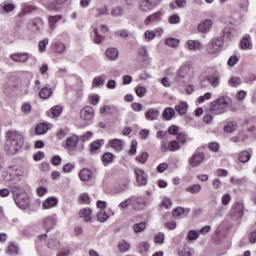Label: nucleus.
I'll return each mask as SVG.
<instances>
[{
  "label": "nucleus",
  "mask_w": 256,
  "mask_h": 256,
  "mask_svg": "<svg viewBox=\"0 0 256 256\" xmlns=\"http://www.w3.org/2000/svg\"><path fill=\"white\" fill-rule=\"evenodd\" d=\"M6 137L4 149L9 155H15V153L21 151V147H23V143L25 142L23 135L17 131H10L7 132Z\"/></svg>",
  "instance_id": "1"
},
{
  "label": "nucleus",
  "mask_w": 256,
  "mask_h": 256,
  "mask_svg": "<svg viewBox=\"0 0 256 256\" xmlns=\"http://www.w3.org/2000/svg\"><path fill=\"white\" fill-rule=\"evenodd\" d=\"M229 107V97L222 96L210 103V111L213 115H223L227 113Z\"/></svg>",
  "instance_id": "2"
},
{
  "label": "nucleus",
  "mask_w": 256,
  "mask_h": 256,
  "mask_svg": "<svg viewBox=\"0 0 256 256\" xmlns=\"http://www.w3.org/2000/svg\"><path fill=\"white\" fill-rule=\"evenodd\" d=\"M223 49V38H214L207 44V54L217 55Z\"/></svg>",
  "instance_id": "3"
},
{
  "label": "nucleus",
  "mask_w": 256,
  "mask_h": 256,
  "mask_svg": "<svg viewBox=\"0 0 256 256\" xmlns=\"http://www.w3.org/2000/svg\"><path fill=\"white\" fill-rule=\"evenodd\" d=\"M163 0H140L138 4V9H140L143 13H149V11H153L155 7L161 5Z\"/></svg>",
  "instance_id": "4"
},
{
  "label": "nucleus",
  "mask_w": 256,
  "mask_h": 256,
  "mask_svg": "<svg viewBox=\"0 0 256 256\" xmlns=\"http://www.w3.org/2000/svg\"><path fill=\"white\" fill-rule=\"evenodd\" d=\"M193 77V68L191 65H183L177 72L176 81H181V79H191Z\"/></svg>",
  "instance_id": "5"
},
{
  "label": "nucleus",
  "mask_w": 256,
  "mask_h": 256,
  "mask_svg": "<svg viewBox=\"0 0 256 256\" xmlns=\"http://www.w3.org/2000/svg\"><path fill=\"white\" fill-rule=\"evenodd\" d=\"M211 29H213V20L211 19H204L197 26L198 33H202L203 35H207Z\"/></svg>",
  "instance_id": "6"
},
{
  "label": "nucleus",
  "mask_w": 256,
  "mask_h": 256,
  "mask_svg": "<svg viewBox=\"0 0 256 256\" xmlns=\"http://www.w3.org/2000/svg\"><path fill=\"white\" fill-rule=\"evenodd\" d=\"M80 117L83 121H91L95 117V110L91 106H85L80 110Z\"/></svg>",
  "instance_id": "7"
},
{
  "label": "nucleus",
  "mask_w": 256,
  "mask_h": 256,
  "mask_svg": "<svg viewBox=\"0 0 256 256\" xmlns=\"http://www.w3.org/2000/svg\"><path fill=\"white\" fill-rule=\"evenodd\" d=\"M134 173L136 175V181L139 187L147 185V174L145 171H143V169L135 168Z\"/></svg>",
  "instance_id": "8"
},
{
  "label": "nucleus",
  "mask_w": 256,
  "mask_h": 256,
  "mask_svg": "<svg viewBox=\"0 0 256 256\" xmlns=\"http://www.w3.org/2000/svg\"><path fill=\"white\" fill-rule=\"evenodd\" d=\"M15 203L20 209H27L29 207V197L27 194H20L16 196L15 198Z\"/></svg>",
  "instance_id": "9"
},
{
  "label": "nucleus",
  "mask_w": 256,
  "mask_h": 256,
  "mask_svg": "<svg viewBox=\"0 0 256 256\" xmlns=\"http://www.w3.org/2000/svg\"><path fill=\"white\" fill-rule=\"evenodd\" d=\"M205 161V155L200 152H195L189 159L190 167H199V165Z\"/></svg>",
  "instance_id": "10"
},
{
  "label": "nucleus",
  "mask_w": 256,
  "mask_h": 256,
  "mask_svg": "<svg viewBox=\"0 0 256 256\" xmlns=\"http://www.w3.org/2000/svg\"><path fill=\"white\" fill-rule=\"evenodd\" d=\"M31 55L29 53H14L10 55V59L15 63H27Z\"/></svg>",
  "instance_id": "11"
},
{
  "label": "nucleus",
  "mask_w": 256,
  "mask_h": 256,
  "mask_svg": "<svg viewBox=\"0 0 256 256\" xmlns=\"http://www.w3.org/2000/svg\"><path fill=\"white\" fill-rule=\"evenodd\" d=\"M10 172L16 175V177H25V175H29V172L25 167L21 165L9 166Z\"/></svg>",
  "instance_id": "12"
},
{
  "label": "nucleus",
  "mask_w": 256,
  "mask_h": 256,
  "mask_svg": "<svg viewBox=\"0 0 256 256\" xmlns=\"http://www.w3.org/2000/svg\"><path fill=\"white\" fill-rule=\"evenodd\" d=\"M161 112L157 108H149L145 113L147 121H157Z\"/></svg>",
  "instance_id": "13"
},
{
  "label": "nucleus",
  "mask_w": 256,
  "mask_h": 256,
  "mask_svg": "<svg viewBox=\"0 0 256 256\" xmlns=\"http://www.w3.org/2000/svg\"><path fill=\"white\" fill-rule=\"evenodd\" d=\"M185 47L189 51H199L200 49H203V44L197 40H188Z\"/></svg>",
  "instance_id": "14"
},
{
  "label": "nucleus",
  "mask_w": 256,
  "mask_h": 256,
  "mask_svg": "<svg viewBox=\"0 0 256 256\" xmlns=\"http://www.w3.org/2000/svg\"><path fill=\"white\" fill-rule=\"evenodd\" d=\"M230 216L232 219H243V206L237 205L231 209Z\"/></svg>",
  "instance_id": "15"
},
{
  "label": "nucleus",
  "mask_w": 256,
  "mask_h": 256,
  "mask_svg": "<svg viewBox=\"0 0 256 256\" xmlns=\"http://www.w3.org/2000/svg\"><path fill=\"white\" fill-rule=\"evenodd\" d=\"M93 213V210L90 208H83L80 210L79 217L80 219H83L85 223H91L92 218L91 214Z\"/></svg>",
  "instance_id": "16"
},
{
  "label": "nucleus",
  "mask_w": 256,
  "mask_h": 256,
  "mask_svg": "<svg viewBox=\"0 0 256 256\" xmlns=\"http://www.w3.org/2000/svg\"><path fill=\"white\" fill-rule=\"evenodd\" d=\"M57 225V216H49L44 220V227L46 229V233L53 229Z\"/></svg>",
  "instance_id": "17"
},
{
  "label": "nucleus",
  "mask_w": 256,
  "mask_h": 256,
  "mask_svg": "<svg viewBox=\"0 0 256 256\" xmlns=\"http://www.w3.org/2000/svg\"><path fill=\"white\" fill-rule=\"evenodd\" d=\"M77 143H79V137L71 136L66 140V147L69 151H75L77 149Z\"/></svg>",
  "instance_id": "18"
},
{
  "label": "nucleus",
  "mask_w": 256,
  "mask_h": 256,
  "mask_svg": "<svg viewBox=\"0 0 256 256\" xmlns=\"http://www.w3.org/2000/svg\"><path fill=\"white\" fill-rule=\"evenodd\" d=\"M103 145H105V140H103V139L96 140V141L92 142L90 144V153L92 155H95V153H97V151L100 150L101 147H103Z\"/></svg>",
  "instance_id": "19"
},
{
  "label": "nucleus",
  "mask_w": 256,
  "mask_h": 256,
  "mask_svg": "<svg viewBox=\"0 0 256 256\" xmlns=\"http://www.w3.org/2000/svg\"><path fill=\"white\" fill-rule=\"evenodd\" d=\"M57 203H59V201L57 200V198L55 197H50V198H47L42 206H43V209H53V207H57Z\"/></svg>",
  "instance_id": "20"
},
{
  "label": "nucleus",
  "mask_w": 256,
  "mask_h": 256,
  "mask_svg": "<svg viewBox=\"0 0 256 256\" xmlns=\"http://www.w3.org/2000/svg\"><path fill=\"white\" fill-rule=\"evenodd\" d=\"M91 39L94 43H96L97 45H100V43H103V40L105 39V37L99 34V29L94 28L93 31L91 32Z\"/></svg>",
  "instance_id": "21"
},
{
  "label": "nucleus",
  "mask_w": 256,
  "mask_h": 256,
  "mask_svg": "<svg viewBox=\"0 0 256 256\" xmlns=\"http://www.w3.org/2000/svg\"><path fill=\"white\" fill-rule=\"evenodd\" d=\"M162 13L161 11L155 12L152 15L146 17L145 19V25H151V23H155V21H159V19H161L162 17Z\"/></svg>",
  "instance_id": "22"
},
{
  "label": "nucleus",
  "mask_w": 256,
  "mask_h": 256,
  "mask_svg": "<svg viewBox=\"0 0 256 256\" xmlns=\"http://www.w3.org/2000/svg\"><path fill=\"white\" fill-rule=\"evenodd\" d=\"M106 57L110 60V61H115L118 59L119 57V50L117 48H108L106 50Z\"/></svg>",
  "instance_id": "23"
},
{
  "label": "nucleus",
  "mask_w": 256,
  "mask_h": 256,
  "mask_svg": "<svg viewBox=\"0 0 256 256\" xmlns=\"http://www.w3.org/2000/svg\"><path fill=\"white\" fill-rule=\"evenodd\" d=\"M54 51L55 53H58L59 55H63L67 51V45L61 41H56L54 43Z\"/></svg>",
  "instance_id": "24"
},
{
  "label": "nucleus",
  "mask_w": 256,
  "mask_h": 256,
  "mask_svg": "<svg viewBox=\"0 0 256 256\" xmlns=\"http://www.w3.org/2000/svg\"><path fill=\"white\" fill-rule=\"evenodd\" d=\"M162 117H163V119H165V121H171V119H173V117H175V109L170 108V107L164 109V111L162 113Z\"/></svg>",
  "instance_id": "25"
},
{
  "label": "nucleus",
  "mask_w": 256,
  "mask_h": 256,
  "mask_svg": "<svg viewBox=\"0 0 256 256\" xmlns=\"http://www.w3.org/2000/svg\"><path fill=\"white\" fill-rule=\"evenodd\" d=\"M81 181H90L93 177V172L89 169H82L79 173Z\"/></svg>",
  "instance_id": "26"
},
{
  "label": "nucleus",
  "mask_w": 256,
  "mask_h": 256,
  "mask_svg": "<svg viewBox=\"0 0 256 256\" xmlns=\"http://www.w3.org/2000/svg\"><path fill=\"white\" fill-rule=\"evenodd\" d=\"M53 95V90L49 87H43L39 92L40 99H49Z\"/></svg>",
  "instance_id": "27"
},
{
  "label": "nucleus",
  "mask_w": 256,
  "mask_h": 256,
  "mask_svg": "<svg viewBox=\"0 0 256 256\" xmlns=\"http://www.w3.org/2000/svg\"><path fill=\"white\" fill-rule=\"evenodd\" d=\"M110 147H112V149H115V151H121L123 149V140L121 139L110 140Z\"/></svg>",
  "instance_id": "28"
},
{
  "label": "nucleus",
  "mask_w": 256,
  "mask_h": 256,
  "mask_svg": "<svg viewBox=\"0 0 256 256\" xmlns=\"http://www.w3.org/2000/svg\"><path fill=\"white\" fill-rule=\"evenodd\" d=\"M47 131H49V125L47 123L38 124L35 129L36 135H45Z\"/></svg>",
  "instance_id": "29"
},
{
  "label": "nucleus",
  "mask_w": 256,
  "mask_h": 256,
  "mask_svg": "<svg viewBox=\"0 0 256 256\" xmlns=\"http://www.w3.org/2000/svg\"><path fill=\"white\" fill-rule=\"evenodd\" d=\"M61 113H63V108L59 105H56L49 110L48 115L49 117H59Z\"/></svg>",
  "instance_id": "30"
},
{
  "label": "nucleus",
  "mask_w": 256,
  "mask_h": 256,
  "mask_svg": "<svg viewBox=\"0 0 256 256\" xmlns=\"http://www.w3.org/2000/svg\"><path fill=\"white\" fill-rule=\"evenodd\" d=\"M238 159L240 163H248L249 159H251V154L249 151H242L239 153Z\"/></svg>",
  "instance_id": "31"
},
{
  "label": "nucleus",
  "mask_w": 256,
  "mask_h": 256,
  "mask_svg": "<svg viewBox=\"0 0 256 256\" xmlns=\"http://www.w3.org/2000/svg\"><path fill=\"white\" fill-rule=\"evenodd\" d=\"M8 252L10 255H19V245L15 242H10L8 245Z\"/></svg>",
  "instance_id": "32"
},
{
  "label": "nucleus",
  "mask_w": 256,
  "mask_h": 256,
  "mask_svg": "<svg viewBox=\"0 0 256 256\" xmlns=\"http://www.w3.org/2000/svg\"><path fill=\"white\" fill-rule=\"evenodd\" d=\"M97 219L100 223H105V221H107V219H109V215H107V212L105 211V209H101L97 213Z\"/></svg>",
  "instance_id": "33"
},
{
  "label": "nucleus",
  "mask_w": 256,
  "mask_h": 256,
  "mask_svg": "<svg viewBox=\"0 0 256 256\" xmlns=\"http://www.w3.org/2000/svg\"><path fill=\"white\" fill-rule=\"evenodd\" d=\"M240 47L244 51H247V49H251V41L249 40V37H244L240 41Z\"/></svg>",
  "instance_id": "34"
},
{
  "label": "nucleus",
  "mask_w": 256,
  "mask_h": 256,
  "mask_svg": "<svg viewBox=\"0 0 256 256\" xmlns=\"http://www.w3.org/2000/svg\"><path fill=\"white\" fill-rule=\"evenodd\" d=\"M185 191H187V193L197 194L201 191V185L194 184V185L188 186L186 187Z\"/></svg>",
  "instance_id": "35"
},
{
  "label": "nucleus",
  "mask_w": 256,
  "mask_h": 256,
  "mask_svg": "<svg viewBox=\"0 0 256 256\" xmlns=\"http://www.w3.org/2000/svg\"><path fill=\"white\" fill-rule=\"evenodd\" d=\"M165 44L168 45V47H172L173 49H177V47H179V39L168 38V39L165 40Z\"/></svg>",
  "instance_id": "36"
},
{
  "label": "nucleus",
  "mask_w": 256,
  "mask_h": 256,
  "mask_svg": "<svg viewBox=\"0 0 256 256\" xmlns=\"http://www.w3.org/2000/svg\"><path fill=\"white\" fill-rule=\"evenodd\" d=\"M241 83H243V81L239 77H231L228 80V85L230 87H239V85H241Z\"/></svg>",
  "instance_id": "37"
},
{
  "label": "nucleus",
  "mask_w": 256,
  "mask_h": 256,
  "mask_svg": "<svg viewBox=\"0 0 256 256\" xmlns=\"http://www.w3.org/2000/svg\"><path fill=\"white\" fill-rule=\"evenodd\" d=\"M188 241H197L199 239V231L197 230H190L186 236Z\"/></svg>",
  "instance_id": "38"
},
{
  "label": "nucleus",
  "mask_w": 256,
  "mask_h": 256,
  "mask_svg": "<svg viewBox=\"0 0 256 256\" xmlns=\"http://www.w3.org/2000/svg\"><path fill=\"white\" fill-rule=\"evenodd\" d=\"M93 87H100V85H105V76L101 75L95 77L92 82Z\"/></svg>",
  "instance_id": "39"
},
{
  "label": "nucleus",
  "mask_w": 256,
  "mask_h": 256,
  "mask_svg": "<svg viewBox=\"0 0 256 256\" xmlns=\"http://www.w3.org/2000/svg\"><path fill=\"white\" fill-rule=\"evenodd\" d=\"M49 45V39L45 38L41 40L38 44V49L40 53H45L47 51V46Z\"/></svg>",
  "instance_id": "40"
},
{
  "label": "nucleus",
  "mask_w": 256,
  "mask_h": 256,
  "mask_svg": "<svg viewBox=\"0 0 256 256\" xmlns=\"http://www.w3.org/2000/svg\"><path fill=\"white\" fill-rule=\"evenodd\" d=\"M225 133H233V131H237V122H229L224 127Z\"/></svg>",
  "instance_id": "41"
},
{
  "label": "nucleus",
  "mask_w": 256,
  "mask_h": 256,
  "mask_svg": "<svg viewBox=\"0 0 256 256\" xmlns=\"http://www.w3.org/2000/svg\"><path fill=\"white\" fill-rule=\"evenodd\" d=\"M187 107V103L181 102L176 106V111L179 113V115H185V113H187Z\"/></svg>",
  "instance_id": "42"
},
{
  "label": "nucleus",
  "mask_w": 256,
  "mask_h": 256,
  "mask_svg": "<svg viewBox=\"0 0 256 256\" xmlns=\"http://www.w3.org/2000/svg\"><path fill=\"white\" fill-rule=\"evenodd\" d=\"M118 247L121 253H127V251L131 249V244H129L127 241H122L119 243Z\"/></svg>",
  "instance_id": "43"
},
{
  "label": "nucleus",
  "mask_w": 256,
  "mask_h": 256,
  "mask_svg": "<svg viewBox=\"0 0 256 256\" xmlns=\"http://www.w3.org/2000/svg\"><path fill=\"white\" fill-rule=\"evenodd\" d=\"M154 243H156L157 245H163V243H165V234H163V232H159L154 237Z\"/></svg>",
  "instance_id": "44"
},
{
  "label": "nucleus",
  "mask_w": 256,
  "mask_h": 256,
  "mask_svg": "<svg viewBox=\"0 0 256 256\" xmlns=\"http://www.w3.org/2000/svg\"><path fill=\"white\" fill-rule=\"evenodd\" d=\"M146 227L147 226L145 225L144 222L138 223V224H134L133 231H134V233H143V231H145Z\"/></svg>",
  "instance_id": "45"
},
{
  "label": "nucleus",
  "mask_w": 256,
  "mask_h": 256,
  "mask_svg": "<svg viewBox=\"0 0 256 256\" xmlns=\"http://www.w3.org/2000/svg\"><path fill=\"white\" fill-rule=\"evenodd\" d=\"M208 82L212 87H219V76H215V75L209 76Z\"/></svg>",
  "instance_id": "46"
},
{
  "label": "nucleus",
  "mask_w": 256,
  "mask_h": 256,
  "mask_svg": "<svg viewBox=\"0 0 256 256\" xmlns=\"http://www.w3.org/2000/svg\"><path fill=\"white\" fill-rule=\"evenodd\" d=\"M102 162L103 163H112L113 162V153L106 152L102 155Z\"/></svg>",
  "instance_id": "47"
},
{
  "label": "nucleus",
  "mask_w": 256,
  "mask_h": 256,
  "mask_svg": "<svg viewBox=\"0 0 256 256\" xmlns=\"http://www.w3.org/2000/svg\"><path fill=\"white\" fill-rule=\"evenodd\" d=\"M151 245H149V243L147 242H142L138 245V251H140V253H147V251H149Z\"/></svg>",
  "instance_id": "48"
},
{
  "label": "nucleus",
  "mask_w": 256,
  "mask_h": 256,
  "mask_svg": "<svg viewBox=\"0 0 256 256\" xmlns=\"http://www.w3.org/2000/svg\"><path fill=\"white\" fill-rule=\"evenodd\" d=\"M59 21H61V15L50 16L49 17L50 27L54 28L57 25V22Z\"/></svg>",
  "instance_id": "49"
},
{
  "label": "nucleus",
  "mask_w": 256,
  "mask_h": 256,
  "mask_svg": "<svg viewBox=\"0 0 256 256\" xmlns=\"http://www.w3.org/2000/svg\"><path fill=\"white\" fill-rule=\"evenodd\" d=\"M111 15L113 17H121L123 15V8L121 6H116L112 9Z\"/></svg>",
  "instance_id": "50"
},
{
  "label": "nucleus",
  "mask_w": 256,
  "mask_h": 256,
  "mask_svg": "<svg viewBox=\"0 0 256 256\" xmlns=\"http://www.w3.org/2000/svg\"><path fill=\"white\" fill-rule=\"evenodd\" d=\"M59 241H57L56 239H49L47 242V246L49 249H59Z\"/></svg>",
  "instance_id": "51"
},
{
  "label": "nucleus",
  "mask_w": 256,
  "mask_h": 256,
  "mask_svg": "<svg viewBox=\"0 0 256 256\" xmlns=\"http://www.w3.org/2000/svg\"><path fill=\"white\" fill-rule=\"evenodd\" d=\"M135 93L136 95H138L139 97H145V95H147V88H145V86H138L135 89Z\"/></svg>",
  "instance_id": "52"
},
{
  "label": "nucleus",
  "mask_w": 256,
  "mask_h": 256,
  "mask_svg": "<svg viewBox=\"0 0 256 256\" xmlns=\"http://www.w3.org/2000/svg\"><path fill=\"white\" fill-rule=\"evenodd\" d=\"M144 37L148 41H153V39H155V37H157V34L153 30H146L144 33Z\"/></svg>",
  "instance_id": "53"
},
{
  "label": "nucleus",
  "mask_w": 256,
  "mask_h": 256,
  "mask_svg": "<svg viewBox=\"0 0 256 256\" xmlns=\"http://www.w3.org/2000/svg\"><path fill=\"white\" fill-rule=\"evenodd\" d=\"M179 148H180V146H179V142H177V140H172L168 144V151H178Z\"/></svg>",
  "instance_id": "54"
},
{
  "label": "nucleus",
  "mask_w": 256,
  "mask_h": 256,
  "mask_svg": "<svg viewBox=\"0 0 256 256\" xmlns=\"http://www.w3.org/2000/svg\"><path fill=\"white\" fill-rule=\"evenodd\" d=\"M169 23L171 25H177V23H181V18L177 14H173L168 18Z\"/></svg>",
  "instance_id": "55"
},
{
  "label": "nucleus",
  "mask_w": 256,
  "mask_h": 256,
  "mask_svg": "<svg viewBox=\"0 0 256 256\" xmlns=\"http://www.w3.org/2000/svg\"><path fill=\"white\" fill-rule=\"evenodd\" d=\"M133 204V200L131 198H127L125 199L123 202H121L118 207L119 209H127V207H129V205Z\"/></svg>",
  "instance_id": "56"
},
{
  "label": "nucleus",
  "mask_w": 256,
  "mask_h": 256,
  "mask_svg": "<svg viewBox=\"0 0 256 256\" xmlns=\"http://www.w3.org/2000/svg\"><path fill=\"white\" fill-rule=\"evenodd\" d=\"M149 157V154H147V152H143L141 155H139L138 157H136V161H138L139 163H146L147 159Z\"/></svg>",
  "instance_id": "57"
},
{
  "label": "nucleus",
  "mask_w": 256,
  "mask_h": 256,
  "mask_svg": "<svg viewBox=\"0 0 256 256\" xmlns=\"http://www.w3.org/2000/svg\"><path fill=\"white\" fill-rule=\"evenodd\" d=\"M97 14L96 17H101V15H109V10L107 9V6L97 8Z\"/></svg>",
  "instance_id": "58"
},
{
  "label": "nucleus",
  "mask_w": 256,
  "mask_h": 256,
  "mask_svg": "<svg viewBox=\"0 0 256 256\" xmlns=\"http://www.w3.org/2000/svg\"><path fill=\"white\" fill-rule=\"evenodd\" d=\"M211 97H212L211 92H207L203 96H200L198 98V103H205V101H209V99H211Z\"/></svg>",
  "instance_id": "59"
},
{
  "label": "nucleus",
  "mask_w": 256,
  "mask_h": 256,
  "mask_svg": "<svg viewBox=\"0 0 256 256\" xmlns=\"http://www.w3.org/2000/svg\"><path fill=\"white\" fill-rule=\"evenodd\" d=\"M130 199L133 205H145V201L139 197L131 196Z\"/></svg>",
  "instance_id": "60"
},
{
  "label": "nucleus",
  "mask_w": 256,
  "mask_h": 256,
  "mask_svg": "<svg viewBox=\"0 0 256 256\" xmlns=\"http://www.w3.org/2000/svg\"><path fill=\"white\" fill-rule=\"evenodd\" d=\"M236 63H239V57L231 56L228 59L227 65H229V67H235Z\"/></svg>",
  "instance_id": "61"
},
{
  "label": "nucleus",
  "mask_w": 256,
  "mask_h": 256,
  "mask_svg": "<svg viewBox=\"0 0 256 256\" xmlns=\"http://www.w3.org/2000/svg\"><path fill=\"white\" fill-rule=\"evenodd\" d=\"M185 213V208L183 207H177L173 210V216L174 217H181Z\"/></svg>",
  "instance_id": "62"
},
{
  "label": "nucleus",
  "mask_w": 256,
  "mask_h": 256,
  "mask_svg": "<svg viewBox=\"0 0 256 256\" xmlns=\"http://www.w3.org/2000/svg\"><path fill=\"white\" fill-rule=\"evenodd\" d=\"M136 153H137V140H132L129 154L135 155Z\"/></svg>",
  "instance_id": "63"
},
{
  "label": "nucleus",
  "mask_w": 256,
  "mask_h": 256,
  "mask_svg": "<svg viewBox=\"0 0 256 256\" xmlns=\"http://www.w3.org/2000/svg\"><path fill=\"white\" fill-rule=\"evenodd\" d=\"M89 100H90L91 105H97V103H99V95L92 94L89 96Z\"/></svg>",
  "instance_id": "64"
}]
</instances>
